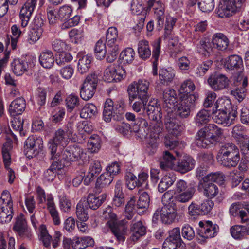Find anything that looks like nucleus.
<instances>
[{
	"mask_svg": "<svg viewBox=\"0 0 249 249\" xmlns=\"http://www.w3.org/2000/svg\"><path fill=\"white\" fill-rule=\"evenodd\" d=\"M179 99V102L172 108L174 113H168L164 122L169 132L176 137L178 136L182 130L179 119L189 116L191 110L194 108L196 96L193 94H182Z\"/></svg>",
	"mask_w": 249,
	"mask_h": 249,
	"instance_id": "nucleus-1",
	"label": "nucleus"
},
{
	"mask_svg": "<svg viewBox=\"0 0 249 249\" xmlns=\"http://www.w3.org/2000/svg\"><path fill=\"white\" fill-rule=\"evenodd\" d=\"M149 83L146 80H139L129 85L127 92L129 96V104L136 101L131 105L132 109L136 112L142 114L144 107L150 97L148 92Z\"/></svg>",
	"mask_w": 249,
	"mask_h": 249,
	"instance_id": "nucleus-2",
	"label": "nucleus"
},
{
	"mask_svg": "<svg viewBox=\"0 0 249 249\" xmlns=\"http://www.w3.org/2000/svg\"><path fill=\"white\" fill-rule=\"evenodd\" d=\"M222 135V129L214 124H208L197 132L195 144L200 148L210 147L219 142Z\"/></svg>",
	"mask_w": 249,
	"mask_h": 249,
	"instance_id": "nucleus-3",
	"label": "nucleus"
},
{
	"mask_svg": "<svg viewBox=\"0 0 249 249\" xmlns=\"http://www.w3.org/2000/svg\"><path fill=\"white\" fill-rule=\"evenodd\" d=\"M218 162L228 168L236 167L240 160L239 150L234 144H222L216 156Z\"/></svg>",
	"mask_w": 249,
	"mask_h": 249,
	"instance_id": "nucleus-4",
	"label": "nucleus"
},
{
	"mask_svg": "<svg viewBox=\"0 0 249 249\" xmlns=\"http://www.w3.org/2000/svg\"><path fill=\"white\" fill-rule=\"evenodd\" d=\"M224 66L227 71L233 74L231 80L232 84L239 86V82L244 78L242 75L243 66L242 58L237 55H231L226 59Z\"/></svg>",
	"mask_w": 249,
	"mask_h": 249,
	"instance_id": "nucleus-5",
	"label": "nucleus"
},
{
	"mask_svg": "<svg viewBox=\"0 0 249 249\" xmlns=\"http://www.w3.org/2000/svg\"><path fill=\"white\" fill-rule=\"evenodd\" d=\"M107 225L118 241H124L126 233V222L125 220H118L116 215L112 213H108Z\"/></svg>",
	"mask_w": 249,
	"mask_h": 249,
	"instance_id": "nucleus-6",
	"label": "nucleus"
},
{
	"mask_svg": "<svg viewBox=\"0 0 249 249\" xmlns=\"http://www.w3.org/2000/svg\"><path fill=\"white\" fill-rule=\"evenodd\" d=\"M243 3L240 0H221L216 14L220 18H229L241 8Z\"/></svg>",
	"mask_w": 249,
	"mask_h": 249,
	"instance_id": "nucleus-7",
	"label": "nucleus"
},
{
	"mask_svg": "<svg viewBox=\"0 0 249 249\" xmlns=\"http://www.w3.org/2000/svg\"><path fill=\"white\" fill-rule=\"evenodd\" d=\"M98 79L94 74L88 75L80 89V97L85 101L91 99L94 95L97 86Z\"/></svg>",
	"mask_w": 249,
	"mask_h": 249,
	"instance_id": "nucleus-8",
	"label": "nucleus"
},
{
	"mask_svg": "<svg viewBox=\"0 0 249 249\" xmlns=\"http://www.w3.org/2000/svg\"><path fill=\"white\" fill-rule=\"evenodd\" d=\"M43 148V141L41 138L36 136H29L26 140L24 146V152L29 159L36 156Z\"/></svg>",
	"mask_w": 249,
	"mask_h": 249,
	"instance_id": "nucleus-9",
	"label": "nucleus"
},
{
	"mask_svg": "<svg viewBox=\"0 0 249 249\" xmlns=\"http://www.w3.org/2000/svg\"><path fill=\"white\" fill-rule=\"evenodd\" d=\"M69 139L70 137L65 133L64 130H57L55 132L54 137L50 139L48 143V150L51 155L55 156V155L59 154V152H56L58 146L60 145H66V142Z\"/></svg>",
	"mask_w": 249,
	"mask_h": 249,
	"instance_id": "nucleus-10",
	"label": "nucleus"
},
{
	"mask_svg": "<svg viewBox=\"0 0 249 249\" xmlns=\"http://www.w3.org/2000/svg\"><path fill=\"white\" fill-rule=\"evenodd\" d=\"M82 149L76 145L67 147L64 151L62 155L59 153L60 160H63L65 166L71 163V162L78 160L81 158Z\"/></svg>",
	"mask_w": 249,
	"mask_h": 249,
	"instance_id": "nucleus-11",
	"label": "nucleus"
},
{
	"mask_svg": "<svg viewBox=\"0 0 249 249\" xmlns=\"http://www.w3.org/2000/svg\"><path fill=\"white\" fill-rule=\"evenodd\" d=\"M126 76L125 71L122 66H108L104 71V77L107 82H117Z\"/></svg>",
	"mask_w": 249,
	"mask_h": 249,
	"instance_id": "nucleus-12",
	"label": "nucleus"
},
{
	"mask_svg": "<svg viewBox=\"0 0 249 249\" xmlns=\"http://www.w3.org/2000/svg\"><path fill=\"white\" fill-rule=\"evenodd\" d=\"M229 82L226 75L217 72L211 74L207 80L209 85L214 91H219L227 88Z\"/></svg>",
	"mask_w": 249,
	"mask_h": 249,
	"instance_id": "nucleus-13",
	"label": "nucleus"
},
{
	"mask_svg": "<svg viewBox=\"0 0 249 249\" xmlns=\"http://www.w3.org/2000/svg\"><path fill=\"white\" fill-rule=\"evenodd\" d=\"M6 196L7 198H10V195L7 191H3L2 194V196L0 198V222L1 223L9 222L11 221L13 213L12 203L11 200H9L8 202L5 206H2L1 205L4 203Z\"/></svg>",
	"mask_w": 249,
	"mask_h": 249,
	"instance_id": "nucleus-14",
	"label": "nucleus"
},
{
	"mask_svg": "<svg viewBox=\"0 0 249 249\" xmlns=\"http://www.w3.org/2000/svg\"><path fill=\"white\" fill-rule=\"evenodd\" d=\"M55 155V156L51 155V160H53L52 163L50 167L44 174V178L48 181H53L56 176L57 170H60L65 167L63 160H60L59 154Z\"/></svg>",
	"mask_w": 249,
	"mask_h": 249,
	"instance_id": "nucleus-15",
	"label": "nucleus"
},
{
	"mask_svg": "<svg viewBox=\"0 0 249 249\" xmlns=\"http://www.w3.org/2000/svg\"><path fill=\"white\" fill-rule=\"evenodd\" d=\"M12 145V142H6L3 144L2 148V155L3 162L5 168L8 171V176L9 178L8 182L10 184L13 183L15 178L14 171L9 167L11 163V156L9 151L11 149Z\"/></svg>",
	"mask_w": 249,
	"mask_h": 249,
	"instance_id": "nucleus-16",
	"label": "nucleus"
},
{
	"mask_svg": "<svg viewBox=\"0 0 249 249\" xmlns=\"http://www.w3.org/2000/svg\"><path fill=\"white\" fill-rule=\"evenodd\" d=\"M199 226L198 234L200 237L206 239L214 237L219 229L217 225L213 224L210 221H207L205 223L202 221H200Z\"/></svg>",
	"mask_w": 249,
	"mask_h": 249,
	"instance_id": "nucleus-17",
	"label": "nucleus"
},
{
	"mask_svg": "<svg viewBox=\"0 0 249 249\" xmlns=\"http://www.w3.org/2000/svg\"><path fill=\"white\" fill-rule=\"evenodd\" d=\"M161 220L163 223L169 224L174 222L177 216L175 202H172L161 208Z\"/></svg>",
	"mask_w": 249,
	"mask_h": 249,
	"instance_id": "nucleus-18",
	"label": "nucleus"
},
{
	"mask_svg": "<svg viewBox=\"0 0 249 249\" xmlns=\"http://www.w3.org/2000/svg\"><path fill=\"white\" fill-rule=\"evenodd\" d=\"M195 160L189 155H184L179 159L176 164H175V170L181 174L186 173L192 170L195 167Z\"/></svg>",
	"mask_w": 249,
	"mask_h": 249,
	"instance_id": "nucleus-19",
	"label": "nucleus"
},
{
	"mask_svg": "<svg viewBox=\"0 0 249 249\" xmlns=\"http://www.w3.org/2000/svg\"><path fill=\"white\" fill-rule=\"evenodd\" d=\"M36 0H27L20 10L19 16L21 20V26L26 27L34 10Z\"/></svg>",
	"mask_w": 249,
	"mask_h": 249,
	"instance_id": "nucleus-20",
	"label": "nucleus"
},
{
	"mask_svg": "<svg viewBox=\"0 0 249 249\" xmlns=\"http://www.w3.org/2000/svg\"><path fill=\"white\" fill-rule=\"evenodd\" d=\"M13 229L21 237L30 238L31 234L27 227V222L23 214L17 216Z\"/></svg>",
	"mask_w": 249,
	"mask_h": 249,
	"instance_id": "nucleus-21",
	"label": "nucleus"
},
{
	"mask_svg": "<svg viewBox=\"0 0 249 249\" xmlns=\"http://www.w3.org/2000/svg\"><path fill=\"white\" fill-rule=\"evenodd\" d=\"M198 188L203 191L205 196L210 199L215 197L219 193L217 185L212 182H204V180L199 182Z\"/></svg>",
	"mask_w": 249,
	"mask_h": 249,
	"instance_id": "nucleus-22",
	"label": "nucleus"
},
{
	"mask_svg": "<svg viewBox=\"0 0 249 249\" xmlns=\"http://www.w3.org/2000/svg\"><path fill=\"white\" fill-rule=\"evenodd\" d=\"M107 195L103 194L99 196H96L93 194H89L87 197V201H83L86 206L92 210H96L106 200Z\"/></svg>",
	"mask_w": 249,
	"mask_h": 249,
	"instance_id": "nucleus-23",
	"label": "nucleus"
},
{
	"mask_svg": "<svg viewBox=\"0 0 249 249\" xmlns=\"http://www.w3.org/2000/svg\"><path fill=\"white\" fill-rule=\"evenodd\" d=\"M26 102L22 98H17L12 101L10 105L9 112L11 116H15L21 114L25 110Z\"/></svg>",
	"mask_w": 249,
	"mask_h": 249,
	"instance_id": "nucleus-24",
	"label": "nucleus"
},
{
	"mask_svg": "<svg viewBox=\"0 0 249 249\" xmlns=\"http://www.w3.org/2000/svg\"><path fill=\"white\" fill-rule=\"evenodd\" d=\"M121 107V105H117L115 107L116 108V110H115L112 100L110 98L107 99L104 104L103 112V117L105 121L106 122H110L114 114V111H117V109Z\"/></svg>",
	"mask_w": 249,
	"mask_h": 249,
	"instance_id": "nucleus-25",
	"label": "nucleus"
},
{
	"mask_svg": "<svg viewBox=\"0 0 249 249\" xmlns=\"http://www.w3.org/2000/svg\"><path fill=\"white\" fill-rule=\"evenodd\" d=\"M239 86L234 89L231 90V94L233 95L239 102H241L246 96V89L245 87L248 85V79L244 77L242 80L239 82Z\"/></svg>",
	"mask_w": 249,
	"mask_h": 249,
	"instance_id": "nucleus-26",
	"label": "nucleus"
},
{
	"mask_svg": "<svg viewBox=\"0 0 249 249\" xmlns=\"http://www.w3.org/2000/svg\"><path fill=\"white\" fill-rule=\"evenodd\" d=\"M212 43L213 48L224 51L227 48L229 41L225 35L222 33H218L213 35Z\"/></svg>",
	"mask_w": 249,
	"mask_h": 249,
	"instance_id": "nucleus-27",
	"label": "nucleus"
},
{
	"mask_svg": "<svg viewBox=\"0 0 249 249\" xmlns=\"http://www.w3.org/2000/svg\"><path fill=\"white\" fill-rule=\"evenodd\" d=\"M163 99L166 107L169 108L175 107L178 103L176 92L175 90L167 88L163 91Z\"/></svg>",
	"mask_w": 249,
	"mask_h": 249,
	"instance_id": "nucleus-28",
	"label": "nucleus"
},
{
	"mask_svg": "<svg viewBox=\"0 0 249 249\" xmlns=\"http://www.w3.org/2000/svg\"><path fill=\"white\" fill-rule=\"evenodd\" d=\"M173 153H178L175 151L172 152L165 151L164 152L163 157L160 161V166L163 170H167L169 168H174L175 164L174 161L175 160V157Z\"/></svg>",
	"mask_w": 249,
	"mask_h": 249,
	"instance_id": "nucleus-29",
	"label": "nucleus"
},
{
	"mask_svg": "<svg viewBox=\"0 0 249 249\" xmlns=\"http://www.w3.org/2000/svg\"><path fill=\"white\" fill-rule=\"evenodd\" d=\"M211 115H212V110L211 109H203L200 110L195 117L196 124L198 127H201L207 124L211 120Z\"/></svg>",
	"mask_w": 249,
	"mask_h": 249,
	"instance_id": "nucleus-30",
	"label": "nucleus"
},
{
	"mask_svg": "<svg viewBox=\"0 0 249 249\" xmlns=\"http://www.w3.org/2000/svg\"><path fill=\"white\" fill-rule=\"evenodd\" d=\"M39 60L40 65L46 69L52 68L55 61L52 52L50 50L42 52L40 54Z\"/></svg>",
	"mask_w": 249,
	"mask_h": 249,
	"instance_id": "nucleus-31",
	"label": "nucleus"
},
{
	"mask_svg": "<svg viewBox=\"0 0 249 249\" xmlns=\"http://www.w3.org/2000/svg\"><path fill=\"white\" fill-rule=\"evenodd\" d=\"M132 222H134V221ZM131 231L133 232L131 239L132 241H136L145 234L146 228L142 225V222L139 220L132 223Z\"/></svg>",
	"mask_w": 249,
	"mask_h": 249,
	"instance_id": "nucleus-32",
	"label": "nucleus"
},
{
	"mask_svg": "<svg viewBox=\"0 0 249 249\" xmlns=\"http://www.w3.org/2000/svg\"><path fill=\"white\" fill-rule=\"evenodd\" d=\"M161 39L160 38H158L156 40L153 44V50L152 52V73L153 75H157V65L158 60L159 57L160 53V47H161Z\"/></svg>",
	"mask_w": 249,
	"mask_h": 249,
	"instance_id": "nucleus-33",
	"label": "nucleus"
},
{
	"mask_svg": "<svg viewBox=\"0 0 249 249\" xmlns=\"http://www.w3.org/2000/svg\"><path fill=\"white\" fill-rule=\"evenodd\" d=\"M176 177L173 173H168L163 177L160 181L158 189L160 193L165 191L176 181Z\"/></svg>",
	"mask_w": 249,
	"mask_h": 249,
	"instance_id": "nucleus-34",
	"label": "nucleus"
},
{
	"mask_svg": "<svg viewBox=\"0 0 249 249\" xmlns=\"http://www.w3.org/2000/svg\"><path fill=\"white\" fill-rule=\"evenodd\" d=\"M47 208L52 218L53 222L55 225L60 223V219L58 211L56 210L52 196H49L47 199Z\"/></svg>",
	"mask_w": 249,
	"mask_h": 249,
	"instance_id": "nucleus-35",
	"label": "nucleus"
},
{
	"mask_svg": "<svg viewBox=\"0 0 249 249\" xmlns=\"http://www.w3.org/2000/svg\"><path fill=\"white\" fill-rule=\"evenodd\" d=\"M152 124L153 125L154 133L152 134L151 140L148 141V144L154 150L157 147V138L158 135L162 132L163 125L162 121H153Z\"/></svg>",
	"mask_w": 249,
	"mask_h": 249,
	"instance_id": "nucleus-36",
	"label": "nucleus"
},
{
	"mask_svg": "<svg viewBox=\"0 0 249 249\" xmlns=\"http://www.w3.org/2000/svg\"><path fill=\"white\" fill-rule=\"evenodd\" d=\"M212 43L206 38L200 40L197 45V51L205 57L210 56L213 52Z\"/></svg>",
	"mask_w": 249,
	"mask_h": 249,
	"instance_id": "nucleus-37",
	"label": "nucleus"
},
{
	"mask_svg": "<svg viewBox=\"0 0 249 249\" xmlns=\"http://www.w3.org/2000/svg\"><path fill=\"white\" fill-rule=\"evenodd\" d=\"M92 60V56L89 55H84L80 58L78 63V72L80 74H83L89 71L91 67Z\"/></svg>",
	"mask_w": 249,
	"mask_h": 249,
	"instance_id": "nucleus-38",
	"label": "nucleus"
},
{
	"mask_svg": "<svg viewBox=\"0 0 249 249\" xmlns=\"http://www.w3.org/2000/svg\"><path fill=\"white\" fill-rule=\"evenodd\" d=\"M225 177L224 174L220 172H211L208 173L203 178L204 182L216 183L219 185H222L225 181Z\"/></svg>",
	"mask_w": 249,
	"mask_h": 249,
	"instance_id": "nucleus-39",
	"label": "nucleus"
},
{
	"mask_svg": "<svg viewBox=\"0 0 249 249\" xmlns=\"http://www.w3.org/2000/svg\"><path fill=\"white\" fill-rule=\"evenodd\" d=\"M13 71L17 76H20L27 71L28 64L27 62L19 59L14 60L11 63Z\"/></svg>",
	"mask_w": 249,
	"mask_h": 249,
	"instance_id": "nucleus-40",
	"label": "nucleus"
},
{
	"mask_svg": "<svg viewBox=\"0 0 249 249\" xmlns=\"http://www.w3.org/2000/svg\"><path fill=\"white\" fill-rule=\"evenodd\" d=\"M159 75L162 84H168L173 80L175 76V72L171 68L162 69L160 70Z\"/></svg>",
	"mask_w": 249,
	"mask_h": 249,
	"instance_id": "nucleus-41",
	"label": "nucleus"
},
{
	"mask_svg": "<svg viewBox=\"0 0 249 249\" xmlns=\"http://www.w3.org/2000/svg\"><path fill=\"white\" fill-rule=\"evenodd\" d=\"M212 114L213 115V119L215 123L223 124L224 126L230 125L231 121L228 119V113L216 111L214 110V107H213Z\"/></svg>",
	"mask_w": 249,
	"mask_h": 249,
	"instance_id": "nucleus-42",
	"label": "nucleus"
},
{
	"mask_svg": "<svg viewBox=\"0 0 249 249\" xmlns=\"http://www.w3.org/2000/svg\"><path fill=\"white\" fill-rule=\"evenodd\" d=\"M195 192V189L191 187L186 191L175 194V201L177 202L185 203L189 201L193 197Z\"/></svg>",
	"mask_w": 249,
	"mask_h": 249,
	"instance_id": "nucleus-43",
	"label": "nucleus"
},
{
	"mask_svg": "<svg viewBox=\"0 0 249 249\" xmlns=\"http://www.w3.org/2000/svg\"><path fill=\"white\" fill-rule=\"evenodd\" d=\"M214 110L221 112L228 113L231 107V103L229 99L221 98L217 100L214 104Z\"/></svg>",
	"mask_w": 249,
	"mask_h": 249,
	"instance_id": "nucleus-44",
	"label": "nucleus"
},
{
	"mask_svg": "<svg viewBox=\"0 0 249 249\" xmlns=\"http://www.w3.org/2000/svg\"><path fill=\"white\" fill-rule=\"evenodd\" d=\"M138 52L139 56L143 59L149 58L151 55V50L149 49L148 42L146 40L139 41L138 43Z\"/></svg>",
	"mask_w": 249,
	"mask_h": 249,
	"instance_id": "nucleus-45",
	"label": "nucleus"
},
{
	"mask_svg": "<svg viewBox=\"0 0 249 249\" xmlns=\"http://www.w3.org/2000/svg\"><path fill=\"white\" fill-rule=\"evenodd\" d=\"M135 52L131 48H127L124 50L120 53L119 59L121 60L124 64H129L131 63L134 59Z\"/></svg>",
	"mask_w": 249,
	"mask_h": 249,
	"instance_id": "nucleus-46",
	"label": "nucleus"
},
{
	"mask_svg": "<svg viewBox=\"0 0 249 249\" xmlns=\"http://www.w3.org/2000/svg\"><path fill=\"white\" fill-rule=\"evenodd\" d=\"M113 176L110 175L108 173L105 172L101 174L97 179L96 188H101L109 185L113 179Z\"/></svg>",
	"mask_w": 249,
	"mask_h": 249,
	"instance_id": "nucleus-47",
	"label": "nucleus"
},
{
	"mask_svg": "<svg viewBox=\"0 0 249 249\" xmlns=\"http://www.w3.org/2000/svg\"><path fill=\"white\" fill-rule=\"evenodd\" d=\"M97 113L96 107L93 104H86L81 109L80 117L82 118H91Z\"/></svg>",
	"mask_w": 249,
	"mask_h": 249,
	"instance_id": "nucleus-48",
	"label": "nucleus"
},
{
	"mask_svg": "<svg viewBox=\"0 0 249 249\" xmlns=\"http://www.w3.org/2000/svg\"><path fill=\"white\" fill-rule=\"evenodd\" d=\"M94 53L97 59H103L107 53L106 46L104 41L100 39L96 43Z\"/></svg>",
	"mask_w": 249,
	"mask_h": 249,
	"instance_id": "nucleus-49",
	"label": "nucleus"
},
{
	"mask_svg": "<svg viewBox=\"0 0 249 249\" xmlns=\"http://www.w3.org/2000/svg\"><path fill=\"white\" fill-rule=\"evenodd\" d=\"M168 45L172 56L175 57L177 53L182 51L181 44L179 43L178 37L177 36H171Z\"/></svg>",
	"mask_w": 249,
	"mask_h": 249,
	"instance_id": "nucleus-50",
	"label": "nucleus"
},
{
	"mask_svg": "<svg viewBox=\"0 0 249 249\" xmlns=\"http://www.w3.org/2000/svg\"><path fill=\"white\" fill-rule=\"evenodd\" d=\"M118 37V31L115 27H109L106 34V40L108 46H112L117 40H120Z\"/></svg>",
	"mask_w": 249,
	"mask_h": 249,
	"instance_id": "nucleus-51",
	"label": "nucleus"
},
{
	"mask_svg": "<svg viewBox=\"0 0 249 249\" xmlns=\"http://www.w3.org/2000/svg\"><path fill=\"white\" fill-rule=\"evenodd\" d=\"M88 208L83 201H80L77 205L76 213L78 219L85 222L88 219L87 209Z\"/></svg>",
	"mask_w": 249,
	"mask_h": 249,
	"instance_id": "nucleus-52",
	"label": "nucleus"
},
{
	"mask_svg": "<svg viewBox=\"0 0 249 249\" xmlns=\"http://www.w3.org/2000/svg\"><path fill=\"white\" fill-rule=\"evenodd\" d=\"M140 194V195L137 201L136 207L139 209H147L149 205V196L146 192H142Z\"/></svg>",
	"mask_w": 249,
	"mask_h": 249,
	"instance_id": "nucleus-53",
	"label": "nucleus"
},
{
	"mask_svg": "<svg viewBox=\"0 0 249 249\" xmlns=\"http://www.w3.org/2000/svg\"><path fill=\"white\" fill-rule=\"evenodd\" d=\"M88 146L91 152H97L101 147L100 139L98 135H93L89 138Z\"/></svg>",
	"mask_w": 249,
	"mask_h": 249,
	"instance_id": "nucleus-54",
	"label": "nucleus"
},
{
	"mask_svg": "<svg viewBox=\"0 0 249 249\" xmlns=\"http://www.w3.org/2000/svg\"><path fill=\"white\" fill-rule=\"evenodd\" d=\"M72 9L68 6H63L60 8L58 11V19L64 22L71 17Z\"/></svg>",
	"mask_w": 249,
	"mask_h": 249,
	"instance_id": "nucleus-55",
	"label": "nucleus"
},
{
	"mask_svg": "<svg viewBox=\"0 0 249 249\" xmlns=\"http://www.w3.org/2000/svg\"><path fill=\"white\" fill-rule=\"evenodd\" d=\"M181 235L184 239L192 240L195 236L193 228L189 224H185L182 227Z\"/></svg>",
	"mask_w": 249,
	"mask_h": 249,
	"instance_id": "nucleus-56",
	"label": "nucleus"
},
{
	"mask_svg": "<svg viewBox=\"0 0 249 249\" xmlns=\"http://www.w3.org/2000/svg\"><path fill=\"white\" fill-rule=\"evenodd\" d=\"M167 239L182 245L183 241L181 238L179 228L176 227L169 231V236Z\"/></svg>",
	"mask_w": 249,
	"mask_h": 249,
	"instance_id": "nucleus-57",
	"label": "nucleus"
},
{
	"mask_svg": "<svg viewBox=\"0 0 249 249\" xmlns=\"http://www.w3.org/2000/svg\"><path fill=\"white\" fill-rule=\"evenodd\" d=\"M214 0H200L198 2V5L203 12L212 11L214 7Z\"/></svg>",
	"mask_w": 249,
	"mask_h": 249,
	"instance_id": "nucleus-58",
	"label": "nucleus"
},
{
	"mask_svg": "<svg viewBox=\"0 0 249 249\" xmlns=\"http://www.w3.org/2000/svg\"><path fill=\"white\" fill-rule=\"evenodd\" d=\"M157 103V100L154 99L151 100L148 103L147 102L144 107L142 114L146 115L149 118V115L153 114L155 110L159 107L156 106Z\"/></svg>",
	"mask_w": 249,
	"mask_h": 249,
	"instance_id": "nucleus-59",
	"label": "nucleus"
},
{
	"mask_svg": "<svg viewBox=\"0 0 249 249\" xmlns=\"http://www.w3.org/2000/svg\"><path fill=\"white\" fill-rule=\"evenodd\" d=\"M72 59L73 57L71 53L63 51L59 54V57L56 58L55 62L59 66H62L66 62H71Z\"/></svg>",
	"mask_w": 249,
	"mask_h": 249,
	"instance_id": "nucleus-60",
	"label": "nucleus"
},
{
	"mask_svg": "<svg viewBox=\"0 0 249 249\" xmlns=\"http://www.w3.org/2000/svg\"><path fill=\"white\" fill-rule=\"evenodd\" d=\"M213 61L211 60H207L200 64L197 68V73L199 76H204L208 70L211 68Z\"/></svg>",
	"mask_w": 249,
	"mask_h": 249,
	"instance_id": "nucleus-61",
	"label": "nucleus"
},
{
	"mask_svg": "<svg viewBox=\"0 0 249 249\" xmlns=\"http://www.w3.org/2000/svg\"><path fill=\"white\" fill-rule=\"evenodd\" d=\"M40 239L45 247L50 246L52 237L49 234L46 228L44 225L41 226Z\"/></svg>",
	"mask_w": 249,
	"mask_h": 249,
	"instance_id": "nucleus-62",
	"label": "nucleus"
},
{
	"mask_svg": "<svg viewBox=\"0 0 249 249\" xmlns=\"http://www.w3.org/2000/svg\"><path fill=\"white\" fill-rule=\"evenodd\" d=\"M66 102L68 109L71 111L79 105V98L78 96L71 94L67 97Z\"/></svg>",
	"mask_w": 249,
	"mask_h": 249,
	"instance_id": "nucleus-63",
	"label": "nucleus"
},
{
	"mask_svg": "<svg viewBox=\"0 0 249 249\" xmlns=\"http://www.w3.org/2000/svg\"><path fill=\"white\" fill-rule=\"evenodd\" d=\"M200 207V204L195 202H192L188 207V213L189 215L194 216H197L201 215V211Z\"/></svg>",
	"mask_w": 249,
	"mask_h": 249,
	"instance_id": "nucleus-64",
	"label": "nucleus"
}]
</instances>
